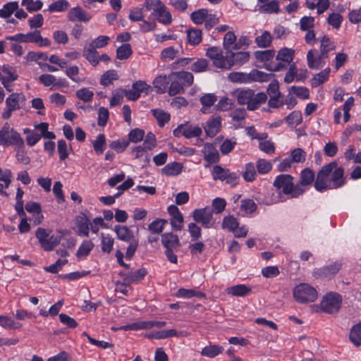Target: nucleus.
Returning a JSON list of instances; mask_svg holds the SVG:
<instances>
[{"label": "nucleus", "instance_id": "nucleus-47", "mask_svg": "<svg viewBox=\"0 0 361 361\" xmlns=\"http://www.w3.org/2000/svg\"><path fill=\"white\" fill-rule=\"evenodd\" d=\"M118 79L117 72L115 70H110L105 72L101 77L100 82L104 86H108L114 80Z\"/></svg>", "mask_w": 361, "mask_h": 361}, {"label": "nucleus", "instance_id": "nucleus-35", "mask_svg": "<svg viewBox=\"0 0 361 361\" xmlns=\"http://www.w3.org/2000/svg\"><path fill=\"white\" fill-rule=\"evenodd\" d=\"M18 8V3L17 1H11L6 4L1 9H0V17L6 18L10 17L13 13Z\"/></svg>", "mask_w": 361, "mask_h": 361}, {"label": "nucleus", "instance_id": "nucleus-49", "mask_svg": "<svg viewBox=\"0 0 361 361\" xmlns=\"http://www.w3.org/2000/svg\"><path fill=\"white\" fill-rule=\"evenodd\" d=\"M156 13L158 16V20L160 23L164 25H169L171 23L172 16L170 12L166 10L164 5H163L161 8H160Z\"/></svg>", "mask_w": 361, "mask_h": 361}, {"label": "nucleus", "instance_id": "nucleus-9", "mask_svg": "<svg viewBox=\"0 0 361 361\" xmlns=\"http://www.w3.org/2000/svg\"><path fill=\"white\" fill-rule=\"evenodd\" d=\"M192 218L197 222L202 224L204 228H212L215 221L213 220V210L209 207L195 209Z\"/></svg>", "mask_w": 361, "mask_h": 361}, {"label": "nucleus", "instance_id": "nucleus-54", "mask_svg": "<svg viewBox=\"0 0 361 361\" xmlns=\"http://www.w3.org/2000/svg\"><path fill=\"white\" fill-rule=\"evenodd\" d=\"M106 138L104 134H99L93 143V147L95 152L102 154L105 149Z\"/></svg>", "mask_w": 361, "mask_h": 361}, {"label": "nucleus", "instance_id": "nucleus-40", "mask_svg": "<svg viewBox=\"0 0 361 361\" xmlns=\"http://www.w3.org/2000/svg\"><path fill=\"white\" fill-rule=\"evenodd\" d=\"M168 224V221L163 219H157L148 226V229L154 234L161 233L164 228V226Z\"/></svg>", "mask_w": 361, "mask_h": 361}, {"label": "nucleus", "instance_id": "nucleus-57", "mask_svg": "<svg viewBox=\"0 0 361 361\" xmlns=\"http://www.w3.org/2000/svg\"><path fill=\"white\" fill-rule=\"evenodd\" d=\"M171 82V85L169 90V94L170 96H174L178 94H181L184 92L183 86L177 80L176 78H173V80H170Z\"/></svg>", "mask_w": 361, "mask_h": 361}, {"label": "nucleus", "instance_id": "nucleus-16", "mask_svg": "<svg viewBox=\"0 0 361 361\" xmlns=\"http://www.w3.org/2000/svg\"><path fill=\"white\" fill-rule=\"evenodd\" d=\"M221 118L220 116L212 118L207 122L204 127L206 134L210 137H214L221 130Z\"/></svg>", "mask_w": 361, "mask_h": 361}, {"label": "nucleus", "instance_id": "nucleus-22", "mask_svg": "<svg viewBox=\"0 0 361 361\" xmlns=\"http://www.w3.org/2000/svg\"><path fill=\"white\" fill-rule=\"evenodd\" d=\"M226 292L227 294L233 296L244 297L250 294L252 292V289L245 284H238L227 288Z\"/></svg>", "mask_w": 361, "mask_h": 361}, {"label": "nucleus", "instance_id": "nucleus-51", "mask_svg": "<svg viewBox=\"0 0 361 361\" xmlns=\"http://www.w3.org/2000/svg\"><path fill=\"white\" fill-rule=\"evenodd\" d=\"M132 53L133 51L130 44H124L116 50L117 58L121 60L127 59Z\"/></svg>", "mask_w": 361, "mask_h": 361}, {"label": "nucleus", "instance_id": "nucleus-3", "mask_svg": "<svg viewBox=\"0 0 361 361\" xmlns=\"http://www.w3.org/2000/svg\"><path fill=\"white\" fill-rule=\"evenodd\" d=\"M336 166V161H331L322 167L317 173L314 184L317 190L323 192L328 189H332L330 181V175L333 171L334 168Z\"/></svg>", "mask_w": 361, "mask_h": 361}, {"label": "nucleus", "instance_id": "nucleus-14", "mask_svg": "<svg viewBox=\"0 0 361 361\" xmlns=\"http://www.w3.org/2000/svg\"><path fill=\"white\" fill-rule=\"evenodd\" d=\"M249 59L250 53L248 51L231 52L230 54L228 55L230 69L235 66H242L245 62L248 61Z\"/></svg>", "mask_w": 361, "mask_h": 361}, {"label": "nucleus", "instance_id": "nucleus-32", "mask_svg": "<svg viewBox=\"0 0 361 361\" xmlns=\"http://www.w3.org/2000/svg\"><path fill=\"white\" fill-rule=\"evenodd\" d=\"M185 334H184L183 332L178 333L175 329L161 330V331L152 332V338H154L155 339H164V338H169V337H173V336L178 337V336H185Z\"/></svg>", "mask_w": 361, "mask_h": 361}, {"label": "nucleus", "instance_id": "nucleus-58", "mask_svg": "<svg viewBox=\"0 0 361 361\" xmlns=\"http://www.w3.org/2000/svg\"><path fill=\"white\" fill-rule=\"evenodd\" d=\"M222 227L228 229L229 231H234L235 228L238 227V222L237 219L232 216H226L224 219Z\"/></svg>", "mask_w": 361, "mask_h": 361}, {"label": "nucleus", "instance_id": "nucleus-62", "mask_svg": "<svg viewBox=\"0 0 361 361\" xmlns=\"http://www.w3.org/2000/svg\"><path fill=\"white\" fill-rule=\"evenodd\" d=\"M240 207L246 213L252 214L256 211L257 206L252 200L245 199L241 201Z\"/></svg>", "mask_w": 361, "mask_h": 361}, {"label": "nucleus", "instance_id": "nucleus-6", "mask_svg": "<svg viewBox=\"0 0 361 361\" xmlns=\"http://www.w3.org/2000/svg\"><path fill=\"white\" fill-rule=\"evenodd\" d=\"M294 50L288 48H283L279 50L276 59L277 63H270L265 65V68L271 71H279L286 68L293 60Z\"/></svg>", "mask_w": 361, "mask_h": 361}, {"label": "nucleus", "instance_id": "nucleus-27", "mask_svg": "<svg viewBox=\"0 0 361 361\" xmlns=\"http://www.w3.org/2000/svg\"><path fill=\"white\" fill-rule=\"evenodd\" d=\"M78 235L87 237L90 231V219L86 216H79L76 220Z\"/></svg>", "mask_w": 361, "mask_h": 361}, {"label": "nucleus", "instance_id": "nucleus-13", "mask_svg": "<svg viewBox=\"0 0 361 361\" xmlns=\"http://www.w3.org/2000/svg\"><path fill=\"white\" fill-rule=\"evenodd\" d=\"M161 243L166 250H178L180 247V240L177 235L166 233L161 235Z\"/></svg>", "mask_w": 361, "mask_h": 361}, {"label": "nucleus", "instance_id": "nucleus-38", "mask_svg": "<svg viewBox=\"0 0 361 361\" xmlns=\"http://www.w3.org/2000/svg\"><path fill=\"white\" fill-rule=\"evenodd\" d=\"M335 49V45L331 39L324 35L321 40L320 53L329 57V52Z\"/></svg>", "mask_w": 361, "mask_h": 361}, {"label": "nucleus", "instance_id": "nucleus-15", "mask_svg": "<svg viewBox=\"0 0 361 361\" xmlns=\"http://www.w3.org/2000/svg\"><path fill=\"white\" fill-rule=\"evenodd\" d=\"M343 175L344 170L342 167H339L337 165L335 168H334L333 171L330 175V181L332 189L340 188L345 183V180Z\"/></svg>", "mask_w": 361, "mask_h": 361}, {"label": "nucleus", "instance_id": "nucleus-39", "mask_svg": "<svg viewBox=\"0 0 361 361\" xmlns=\"http://www.w3.org/2000/svg\"><path fill=\"white\" fill-rule=\"evenodd\" d=\"M94 247V244L91 240H85L79 247L76 256L78 258L87 257Z\"/></svg>", "mask_w": 361, "mask_h": 361}, {"label": "nucleus", "instance_id": "nucleus-61", "mask_svg": "<svg viewBox=\"0 0 361 361\" xmlns=\"http://www.w3.org/2000/svg\"><path fill=\"white\" fill-rule=\"evenodd\" d=\"M213 65L219 68L230 70L229 60H228V55L223 56V53L219 56L212 60Z\"/></svg>", "mask_w": 361, "mask_h": 361}, {"label": "nucleus", "instance_id": "nucleus-33", "mask_svg": "<svg viewBox=\"0 0 361 361\" xmlns=\"http://www.w3.org/2000/svg\"><path fill=\"white\" fill-rule=\"evenodd\" d=\"M183 165L179 162L168 164L162 169V173L166 176H176L182 171Z\"/></svg>", "mask_w": 361, "mask_h": 361}, {"label": "nucleus", "instance_id": "nucleus-60", "mask_svg": "<svg viewBox=\"0 0 361 361\" xmlns=\"http://www.w3.org/2000/svg\"><path fill=\"white\" fill-rule=\"evenodd\" d=\"M61 240V237L59 235H51L49 239H47L43 246V249L46 251L52 250L56 245L60 243Z\"/></svg>", "mask_w": 361, "mask_h": 361}, {"label": "nucleus", "instance_id": "nucleus-50", "mask_svg": "<svg viewBox=\"0 0 361 361\" xmlns=\"http://www.w3.org/2000/svg\"><path fill=\"white\" fill-rule=\"evenodd\" d=\"M69 3L66 0H59L49 6V12H62L68 9Z\"/></svg>", "mask_w": 361, "mask_h": 361}, {"label": "nucleus", "instance_id": "nucleus-64", "mask_svg": "<svg viewBox=\"0 0 361 361\" xmlns=\"http://www.w3.org/2000/svg\"><path fill=\"white\" fill-rule=\"evenodd\" d=\"M145 136V130L140 128L131 130L128 134L129 141L132 142H138L142 140Z\"/></svg>", "mask_w": 361, "mask_h": 361}, {"label": "nucleus", "instance_id": "nucleus-31", "mask_svg": "<svg viewBox=\"0 0 361 361\" xmlns=\"http://www.w3.org/2000/svg\"><path fill=\"white\" fill-rule=\"evenodd\" d=\"M169 83V78L166 75L157 76L153 82V85L154 88L157 90V92L159 94L164 93L166 92Z\"/></svg>", "mask_w": 361, "mask_h": 361}, {"label": "nucleus", "instance_id": "nucleus-44", "mask_svg": "<svg viewBox=\"0 0 361 361\" xmlns=\"http://www.w3.org/2000/svg\"><path fill=\"white\" fill-rule=\"evenodd\" d=\"M207 9L201 8L192 12L190 15L191 20L196 25L202 24L207 17Z\"/></svg>", "mask_w": 361, "mask_h": 361}, {"label": "nucleus", "instance_id": "nucleus-5", "mask_svg": "<svg viewBox=\"0 0 361 361\" xmlns=\"http://www.w3.org/2000/svg\"><path fill=\"white\" fill-rule=\"evenodd\" d=\"M293 298L299 303L312 302L317 298V292L309 284L300 283L294 288Z\"/></svg>", "mask_w": 361, "mask_h": 361}, {"label": "nucleus", "instance_id": "nucleus-12", "mask_svg": "<svg viewBox=\"0 0 361 361\" xmlns=\"http://www.w3.org/2000/svg\"><path fill=\"white\" fill-rule=\"evenodd\" d=\"M341 269V264L334 263L314 271L313 274L315 278H330L338 273Z\"/></svg>", "mask_w": 361, "mask_h": 361}, {"label": "nucleus", "instance_id": "nucleus-59", "mask_svg": "<svg viewBox=\"0 0 361 361\" xmlns=\"http://www.w3.org/2000/svg\"><path fill=\"white\" fill-rule=\"evenodd\" d=\"M93 96V92L85 87L80 89L76 92V97L84 102L92 101Z\"/></svg>", "mask_w": 361, "mask_h": 361}, {"label": "nucleus", "instance_id": "nucleus-24", "mask_svg": "<svg viewBox=\"0 0 361 361\" xmlns=\"http://www.w3.org/2000/svg\"><path fill=\"white\" fill-rule=\"evenodd\" d=\"M300 179L297 185H301V188H305V186L312 185L315 178L314 171L310 168L303 169L300 173Z\"/></svg>", "mask_w": 361, "mask_h": 361}, {"label": "nucleus", "instance_id": "nucleus-2", "mask_svg": "<svg viewBox=\"0 0 361 361\" xmlns=\"http://www.w3.org/2000/svg\"><path fill=\"white\" fill-rule=\"evenodd\" d=\"M0 145L4 147L17 146L19 148H23L25 143L20 133L8 123H6L0 130Z\"/></svg>", "mask_w": 361, "mask_h": 361}, {"label": "nucleus", "instance_id": "nucleus-28", "mask_svg": "<svg viewBox=\"0 0 361 361\" xmlns=\"http://www.w3.org/2000/svg\"><path fill=\"white\" fill-rule=\"evenodd\" d=\"M82 55L92 66H96L99 64V53L92 46L85 47Z\"/></svg>", "mask_w": 361, "mask_h": 361}, {"label": "nucleus", "instance_id": "nucleus-18", "mask_svg": "<svg viewBox=\"0 0 361 361\" xmlns=\"http://www.w3.org/2000/svg\"><path fill=\"white\" fill-rule=\"evenodd\" d=\"M68 18L71 21H83L87 22L90 20L91 16L82 9L80 6L71 8L68 13Z\"/></svg>", "mask_w": 361, "mask_h": 361}, {"label": "nucleus", "instance_id": "nucleus-1", "mask_svg": "<svg viewBox=\"0 0 361 361\" xmlns=\"http://www.w3.org/2000/svg\"><path fill=\"white\" fill-rule=\"evenodd\" d=\"M273 185L277 190H282L284 195H290L291 197L296 198L304 193L305 189L301 188V185H294L293 177L289 174H281L277 176Z\"/></svg>", "mask_w": 361, "mask_h": 361}, {"label": "nucleus", "instance_id": "nucleus-41", "mask_svg": "<svg viewBox=\"0 0 361 361\" xmlns=\"http://www.w3.org/2000/svg\"><path fill=\"white\" fill-rule=\"evenodd\" d=\"M216 101V97L212 94H208L202 96L200 98V102L203 105V107L201 109V111L203 114H207L208 108L212 106L214 102Z\"/></svg>", "mask_w": 361, "mask_h": 361}, {"label": "nucleus", "instance_id": "nucleus-20", "mask_svg": "<svg viewBox=\"0 0 361 361\" xmlns=\"http://www.w3.org/2000/svg\"><path fill=\"white\" fill-rule=\"evenodd\" d=\"M267 100V94L264 92H258L255 94L252 90V97H251L250 102H249L247 109L250 111H254L259 108V106L264 104Z\"/></svg>", "mask_w": 361, "mask_h": 361}, {"label": "nucleus", "instance_id": "nucleus-43", "mask_svg": "<svg viewBox=\"0 0 361 361\" xmlns=\"http://www.w3.org/2000/svg\"><path fill=\"white\" fill-rule=\"evenodd\" d=\"M202 133V130L198 126H187L185 124V128L183 130V135L189 139L195 137H200Z\"/></svg>", "mask_w": 361, "mask_h": 361}, {"label": "nucleus", "instance_id": "nucleus-56", "mask_svg": "<svg viewBox=\"0 0 361 361\" xmlns=\"http://www.w3.org/2000/svg\"><path fill=\"white\" fill-rule=\"evenodd\" d=\"M256 171L253 164L248 163L245 166V170L243 173V177L245 181L252 182L255 179Z\"/></svg>", "mask_w": 361, "mask_h": 361}, {"label": "nucleus", "instance_id": "nucleus-4", "mask_svg": "<svg viewBox=\"0 0 361 361\" xmlns=\"http://www.w3.org/2000/svg\"><path fill=\"white\" fill-rule=\"evenodd\" d=\"M270 75L258 70H253L250 73L232 72L228 78L233 82H250L252 81L264 82L269 79Z\"/></svg>", "mask_w": 361, "mask_h": 361}, {"label": "nucleus", "instance_id": "nucleus-17", "mask_svg": "<svg viewBox=\"0 0 361 361\" xmlns=\"http://www.w3.org/2000/svg\"><path fill=\"white\" fill-rule=\"evenodd\" d=\"M169 78L170 80L177 79L183 87L192 85L194 79L193 75L187 71L173 72L169 75Z\"/></svg>", "mask_w": 361, "mask_h": 361}, {"label": "nucleus", "instance_id": "nucleus-48", "mask_svg": "<svg viewBox=\"0 0 361 361\" xmlns=\"http://www.w3.org/2000/svg\"><path fill=\"white\" fill-rule=\"evenodd\" d=\"M259 10L261 13H277L279 11V2L276 0L271 1L259 6Z\"/></svg>", "mask_w": 361, "mask_h": 361}, {"label": "nucleus", "instance_id": "nucleus-11", "mask_svg": "<svg viewBox=\"0 0 361 361\" xmlns=\"http://www.w3.org/2000/svg\"><path fill=\"white\" fill-rule=\"evenodd\" d=\"M328 57L322 54H319V56H315L314 54V51L312 49L310 50L307 54V60L308 67L311 69L318 70L325 66V60Z\"/></svg>", "mask_w": 361, "mask_h": 361}, {"label": "nucleus", "instance_id": "nucleus-52", "mask_svg": "<svg viewBox=\"0 0 361 361\" xmlns=\"http://www.w3.org/2000/svg\"><path fill=\"white\" fill-rule=\"evenodd\" d=\"M0 326L4 328L16 329L20 328L22 324L16 323L9 317L0 315Z\"/></svg>", "mask_w": 361, "mask_h": 361}, {"label": "nucleus", "instance_id": "nucleus-26", "mask_svg": "<svg viewBox=\"0 0 361 361\" xmlns=\"http://www.w3.org/2000/svg\"><path fill=\"white\" fill-rule=\"evenodd\" d=\"M147 271L145 268H141L135 272H128L127 276L123 279V285L135 283L144 279Z\"/></svg>", "mask_w": 361, "mask_h": 361}, {"label": "nucleus", "instance_id": "nucleus-23", "mask_svg": "<svg viewBox=\"0 0 361 361\" xmlns=\"http://www.w3.org/2000/svg\"><path fill=\"white\" fill-rule=\"evenodd\" d=\"M233 94L237 99L238 103L240 105H247L250 102L251 97H252V90H236L233 92Z\"/></svg>", "mask_w": 361, "mask_h": 361}, {"label": "nucleus", "instance_id": "nucleus-36", "mask_svg": "<svg viewBox=\"0 0 361 361\" xmlns=\"http://www.w3.org/2000/svg\"><path fill=\"white\" fill-rule=\"evenodd\" d=\"M272 42V36L269 31H264L263 33L255 38V43L259 47L267 48L270 47Z\"/></svg>", "mask_w": 361, "mask_h": 361}, {"label": "nucleus", "instance_id": "nucleus-21", "mask_svg": "<svg viewBox=\"0 0 361 361\" xmlns=\"http://www.w3.org/2000/svg\"><path fill=\"white\" fill-rule=\"evenodd\" d=\"M114 231L117 238L125 242H131L135 240V236L132 231L126 226L116 225L114 227Z\"/></svg>", "mask_w": 361, "mask_h": 361}, {"label": "nucleus", "instance_id": "nucleus-63", "mask_svg": "<svg viewBox=\"0 0 361 361\" xmlns=\"http://www.w3.org/2000/svg\"><path fill=\"white\" fill-rule=\"evenodd\" d=\"M272 169V165L271 162L260 159L257 162V169L259 173L264 174L269 172Z\"/></svg>", "mask_w": 361, "mask_h": 361}, {"label": "nucleus", "instance_id": "nucleus-55", "mask_svg": "<svg viewBox=\"0 0 361 361\" xmlns=\"http://www.w3.org/2000/svg\"><path fill=\"white\" fill-rule=\"evenodd\" d=\"M114 240L109 235L102 234V250L104 252L110 253L113 249Z\"/></svg>", "mask_w": 361, "mask_h": 361}, {"label": "nucleus", "instance_id": "nucleus-30", "mask_svg": "<svg viewBox=\"0 0 361 361\" xmlns=\"http://www.w3.org/2000/svg\"><path fill=\"white\" fill-rule=\"evenodd\" d=\"M187 39L188 42L192 46L199 44L202 39L201 30L195 28L188 30Z\"/></svg>", "mask_w": 361, "mask_h": 361}, {"label": "nucleus", "instance_id": "nucleus-42", "mask_svg": "<svg viewBox=\"0 0 361 361\" xmlns=\"http://www.w3.org/2000/svg\"><path fill=\"white\" fill-rule=\"evenodd\" d=\"M224 350L222 346L214 345L204 347L202 352L201 355L203 356H206L208 357H214L219 354L221 353Z\"/></svg>", "mask_w": 361, "mask_h": 361}, {"label": "nucleus", "instance_id": "nucleus-53", "mask_svg": "<svg viewBox=\"0 0 361 361\" xmlns=\"http://www.w3.org/2000/svg\"><path fill=\"white\" fill-rule=\"evenodd\" d=\"M229 172V169H224L219 165H215L212 170V176L214 180H224L226 176Z\"/></svg>", "mask_w": 361, "mask_h": 361}, {"label": "nucleus", "instance_id": "nucleus-7", "mask_svg": "<svg viewBox=\"0 0 361 361\" xmlns=\"http://www.w3.org/2000/svg\"><path fill=\"white\" fill-rule=\"evenodd\" d=\"M342 302V297L337 293H327L320 302L321 310L327 314H334L339 311Z\"/></svg>", "mask_w": 361, "mask_h": 361}, {"label": "nucleus", "instance_id": "nucleus-10", "mask_svg": "<svg viewBox=\"0 0 361 361\" xmlns=\"http://www.w3.org/2000/svg\"><path fill=\"white\" fill-rule=\"evenodd\" d=\"M18 74L14 68L9 66H4L0 68V81L8 92L13 91L11 82L18 79Z\"/></svg>", "mask_w": 361, "mask_h": 361}, {"label": "nucleus", "instance_id": "nucleus-37", "mask_svg": "<svg viewBox=\"0 0 361 361\" xmlns=\"http://www.w3.org/2000/svg\"><path fill=\"white\" fill-rule=\"evenodd\" d=\"M153 116L157 120L158 124L160 127H163L170 120V114L161 109H153L152 110Z\"/></svg>", "mask_w": 361, "mask_h": 361}, {"label": "nucleus", "instance_id": "nucleus-46", "mask_svg": "<svg viewBox=\"0 0 361 361\" xmlns=\"http://www.w3.org/2000/svg\"><path fill=\"white\" fill-rule=\"evenodd\" d=\"M330 73V68H327L324 69L323 71L317 73L314 75V77L312 79V85L313 87H317L321 84L324 83L326 80H327Z\"/></svg>", "mask_w": 361, "mask_h": 361}, {"label": "nucleus", "instance_id": "nucleus-34", "mask_svg": "<svg viewBox=\"0 0 361 361\" xmlns=\"http://www.w3.org/2000/svg\"><path fill=\"white\" fill-rule=\"evenodd\" d=\"M275 56V51L273 49H267L265 51H257L255 52V56L258 61L264 62L268 64L269 61L272 60Z\"/></svg>", "mask_w": 361, "mask_h": 361}, {"label": "nucleus", "instance_id": "nucleus-25", "mask_svg": "<svg viewBox=\"0 0 361 361\" xmlns=\"http://www.w3.org/2000/svg\"><path fill=\"white\" fill-rule=\"evenodd\" d=\"M37 35H38V30H35L34 32H28L27 34L20 33L13 36H8L6 37V39L20 42L35 43L37 41Z\"/></svg>", "mask_w": 361, "mask_h": 361}, {"label": "nucleus", "instance_id": "nucleus-8", "mask_svg": "<svg viewBox=\"0 0 361 361\" xmlns=\"http://www.w3.org/2000/svg\"><path fill=\"white\" fill-rule=\"evenodd\" d=\"M25 102V97L21 93H12L6 99L7 109L3 112L2 118L8 119L11 117L12 111L20 109V104Z\"/></svg>", "mask_w": 361, "mask_h": 361}, {"label": "nucleus", "instance_id": "nucleus-19", "mask_svg": "<svg viewBox=\"0 0 361 361\" xmlns=\"http://www.w3.org/2000/svg\"><path fill=\"white\" fill-rule=\"evenodd\" d=\"M204 159L209 164L216 163L219 161V154L214 146L211 143H206L202 149Z\"/></svg>", "mask_w": 361, "mask_h": 361}, {"label": "nucleus", "instance_id": "nucleus-29", "mask_svg": "<svg viewBox=\"0 0 361 361\" xmlns=\"http://www.w3.org/2000/svg\"><path fill=\"white\" fill-rule=\"evenodd\" d=\"M349 339L356 347L361 345V322L351 328Z\"/></svg>", "mask_w": 361, "mask_h": 361}, {"label": "nucleus", "instance_id": "nucleus-45", "mask_svg": "<svg viewBox=\"0 0 361 361\" xmlns=\"http://www.w3.org/2000/svg\"><path fill=\"white\" fill-rule=\"evenodd\" d=\"M145 149H146L142 145L137 146L133 149V154L136 159H140L145 164H147L149 162L150 157Z\"/></svg>", "mask_w": 361, "mask_h": 361}]
</instances>
